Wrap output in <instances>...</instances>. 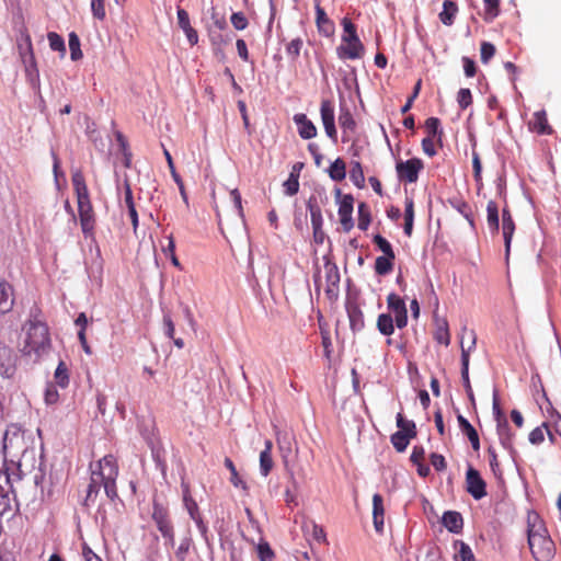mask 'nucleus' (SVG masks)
<instances>
[{
    "mask_svg": "<svg viewBox=\"0 0 561 561\" xmlns=\"http://www.w3.org/2000/svg\"><path fill=\"white\" fill-rule=\"evenodd\" d=\"M118 477V466L113 455L104 456L98 462V470H93L90 483L87 489L85 504L94 502L101 486L104 488L106 495L114 500L117 497L116 479Z\"/></svg>",
    "mask_w": 561,
    "mask_h": 561,
    "instance_id": "1",
    "label": "nucleus"
},
{
    "mask_svg": "<svg viewBox=\"0 0 561 561\" xmlns=\"http://www.w3.org/2000/svg\"><path fill=\"white\" fill-rule=\"evenodd\" d=\"M527 541L536 561H551L556 556V545L543 520L536 514L527 516Z\"/></svg>",
    "mask_w": 561,
    "mask_h": 561,
    "instance_id": "2",
    "label": "nucleus"
},
{
    "mask_svg": "<svg viewBox=\"0 0 561 561\" xmlns=\"http://www.w3.org/2000/svg\"><path fill=\"white\" fill-rule=\"evenodd\" d=\"M24 329L25 339L21 351L24 356H28L34 362H37L50 350L48 327L39 320H30Z\"/></svg>",
    "mask_w": 561,
    "mask_h": 561,
    "instance_id": "3",
    "label": "nucleus"
},
{
    "mask_svg": "<svg viewBox=\"0 0 561 561\" xmlns=\"http://www.w3.org/2000/svg\"><path fill=\"white\" fill-rule=\"evenodd\" d=\"M343 35L341 44L336 47V55L342 60L360 59L365 54V47L360 42L356 25L347 18L342 20Z\"/></svg>",
    "mask_w": 561,
    "mask_h": 561,
    "instance_id": "4",
    "label": "nucleus"
},
{
    "mask_svg": "<svg viewBox=\"0 0 561 561\" xmlns=\"http://www.w3.org/2000/svg\"><path fill=\"white\" fill-rule=\"evenodd\" d=\"M324 268V278L325 282L323 284L320 272L318 271L313 275L314 287L316 290H320L321 287H324V291L329 299H334L339 294V284H340V272L335 263L327 260L323 265Z\"/></svg>",
    "mask_w": 561,
    "mask_h": 561,
    "instance_id": "5",
    "label": "nucleus"
},
{
    "mask_svg": "<svg viewBox=\"0 0 561 561\" xmlns=\"http://www.w3.org/2000/svg\"><path fill=\"white\" fill-rule=\"evenodd\" d=\"M152 519L165 540V545L174 547V527L170 518L169 510L163 504L153 501Z\"/></svg>",
    "mask_w": 561,
    "mask_h": 561,
    "instance_id": "6",
    "label": "nucleus"
},
{
    "mask_svg": "<svg viewBox=\"0 0 561 561\" xmlns=\"http://www.w3.org/2000/svg\"><path fill=\"white\" fill-rule=\"evenodd\" d=\"M78 213L82 233L85 238H93L95 230V214L90 197L78 199Z\"/></svg>",
    "mask_w": 561,
    "mask_h": 561,
    "instance_id": "7",
    "label": "nucleus"
},
{
    "mask_svg": "<svg viewBox=\"0 0 561 561\" xmlns=\"http://www.w3.org/2000/svg\"><path fill=\"white\" fill-rule=\"evenodd\" d=\"M423 168V161L419 158L400 161L396 165L399 180L405 183H415L419 179V173Z\"/></svg>",
    "mask_w": 561,
    "mask_h": 561,
    "instance_id": "8",
    "label": "nucleus"
},
{
    "mask_svg": "<svg viewBox=\"0 0 561 561\" xmlns=\"http://www.w3.org/2000/svg\"><path fill=\"white\" fill-rule=\"evenodd\" d=\"M467 492L476 500H480L486 495V484L479 471L469 467L466 473Z\"/></svg>",
    "mask_w": 561,
    "mask_h": 561,
    "instance_id": "9",
    "label": "nucleus"
},
{
    "mask_svg": "<svg viewBox=\"0 0 561 561\" xmlns=\"http://www.w3.org/2000/svg\"><path fill=\"white\" fill-rule=\"evenodd\" d=\"M321 121L327 136L333 141L337 140V131L334 123V104L331 100H322L320 104Z\"/></svg>",
    "mask_w": 561,
    "mask_h": 561,
    "instance_id": "10",
    "label": "nucleus"
},
{
    "mask_svg": "<svg viewBox=\"0 0 561 561\" xmlns=\"http://www.w3.org/2000/svg\"><path fill=\"white\" fill-rule=\"evenodd\" d=\"M388 309L394 314L396 325L402 329L408 323V310L404 300L397 294L391 293L387 297Z\"/></svg>",
    "mask_w": 561,
    "mask_h": 561,
    "instance_id": "11",
    "label": "nucleus"
},
{
    "mask_svg": "<svg viewBox=\"0 0 561 561\" xmlns=\"http://www.w3.org/2000/svg\"><path fill=\"white\" fill-rule=\"evenodd\" d=\"M16 371V355L14 351L0 342V376L12 378Z\"/></svg>",
    "mask_w": 561,
    "mask_h": 561,
    "instance_id": "12",
    "label": "nucleus"
},
{
    "mask_svg": "<svg viewBox=\"0 0 561 561\" xmlns=\"http://www.w3.org/2000/svg\"><path fill=\"white\" fill-rule=\"evenodd\" d=\"M471 342L468 348L465 347L463 343L461 342V379L463 382V387L466 389L467 394L470 398H473V391L471 388L470 379H469V354L470 351L476 345V334L473 331L470 332Z\"/></svg>",
    "mask_w": 561,
    "mask_h": 561,
    "instance_id": "13",
    "label": "nucleus"
},
{
    "mask_svg": "<svg viewBox=\"0 0 561 561\" xmlns=\"http://www.w3.org/2000/svg\"><path fill=\"white\" fill-rule=\"evenodd\" d=\"M353 204H354L353 196L347 194V195L343 196V198L341 199L340 205H339L337 214H339L340 222L345 232L351 231L354 227V221H353V217H352Z\"/></svg>",
    "mask_w": 561,
    "mask_h": 561,
    "instance_id": "14",
    "label": "nucleus"
},
{
    "mask_svg": "<svg viewBox=\"0 0 561 561\" xmlns=\"http://www.w3.org/2000/svg\"><path fill=\"white\" fill-rule=\"evenodd\" d=\"M294 123L297 125L298 135L305 140L312 139L317 136L318 130L316 125L310 121L306 114L298 113L293 117Z\"/></svg>",
    "mask_w": 561,
    "mask_h": 561,
    "instance_id": "15",
    "label": "nucleus"
},
{
    "mask_svg": "<svg viewBox=\"0 0 561 561\" xmlns=\"http://www.w3.org/2000/svg\"><path fill=\"white\" fill-rule=\"evenodd\" d=\"M18 46L23 62L32 67L35 66L32 39L25 27L21 31V39Z\"/></svg>",
    "mask_w": 561,
    "mask_h": 561,
    "instance_id": "16",
    "label": "nucleus"
},
{
    "mask_svg": "<svg viewBox=\"0 0 561 561\" xmlns=\"http://www.w3.org/2000/svg\"><path fill=\"white\" fill-rule=\"evenodd\" d=\"M373 522L375 530L381 534L385 525V506L383 499L378 493L373 495Z\"/></svg>",
    "mask_w": 561,
    "mask_h": 561,
    "instance_id": "17",
    "label": "nucleus"
},
{
    "mask_svg": "<svg viewBox=\"0 0 561 561\" xmlns=\"http://www.w3.org/2000/svg\"><path fill=\"white\" fill-rule=\"evenodd\" d=\"M178 24L185 33L190 44L192 46L196 45L198 42V34L196 30L191 25L187 11L181 8L178 9Z\"/></svg>",
    "mask_w": 561,
    "mask_h": 561,
    "instance_id": "18",
    "label": "nucleus"
},
{
    "mask_svg": "<svg viewBox=\"0 0 561 561\" xmlns=\"http://www.w3.org/2000/svg\"><path fill=\"white\" fill-rule=\"evenodd\" d=\"M496 433L501 445L508 451H513L515 433L511 430L507 420L496 423Z\"/></svg>",
    "mask_w": 561,
    "mask_h": 561,
    "instance_id": "19",
    "label": "nucleus"
},
{
    "mask_svg": "<svg viewBox=\"0 0 561 561\" xmlns=\"http://www.w3.org/2000/svg\"><path fill=\"white\" fill-rule=\"evenodd\" d=\"M14 305V294L12 286L0 280V316L10 312Z\"/></svg>",
    "mask_w": 561,
    "mask_h": 561,
    "instance_id": "20",
    "label": "nucleus"
},
{
    "mask_svg": "<svg viewBox=\"0 0 561 561\" xmlns=\"http://www.w3.org/2000/svg\"><path fill=\"white\" fill-rule=\"evenodd\" d=\"M273 443L271 439L264 442V449L260 453V472L263 477H267L274 467L272 457Z\"/></svg>",
    "mask_w": 561,
    "mask_h": 561,
    "instance_id": "21",
    "label": "nucleus"
},
{
    "mask_svg": "<svg viewBox=\"0 0 561 561\" xmlns=\"http://www.w3.org/2000/svg\"><path fill=\"white\" fill-rule=\"evenodd\" d=\"M457 421L460 427V431L463 435L468 437L470 440L471 447L473 450L478 451L480 449V439L477 430L470 424V422L461 414L457 416Z\"/></svg>",
    "mask_w": 561,
    "mask_h": 561,
    "instance_id": "22",
    "label": "nucleus"
},
{
    "mask_svg": "<svg viewBox=\"0 0 561 561\" xmlns=\"http://www.w3.org/2000/svg\"><path fill=\"white\" fill-rule=\"evenodd\" d=\"M443 525L454 534H460L463 528V518L459 512L448 511L442 517Z\"/></svg>",
    "mask_w": 561,
    "mask_h": 561,
    "instance_id": "23",
    "label": "nucleus"
},
{
    "mask_svg": "<svg viewBox=\"0 0 561 561\" xmlns=\"http://www.w3.org/2000/svg\"><path fill=\"white\" fill-rule=\"evenodd\" d=\"M530 130L539 135H549L552 129L548 123L547 114L545 111H538L534 113L531 121L529 122Z\"/></svg>",
    "mask_w": 561,
    "mask_h": 561,
    "instance_id": "24",
    "label": "nucleus"
},
{
    "mask_svg": "<svg viewBox=\"0 0 561 561\" xmlns=\"http://www.w3.org/2000/svg\"><path fill=\"white\" fill-rule=\"evenodd\" d=\"M316 22L318 30L324 36H331L334 33V23L329 19L324 9L319 4L316 5Z\"/></svg>",
    "mask_w": 561,
    "mask_h": 561,
    "instance_id": "25",
    "label": "nucleus"
},
{
    "mask_svg": "<svg viewBox=\"0 0 561 561\" xmlns=\"http://www.w3.org/2000/svg\"><path fill=\"white\" fill-rule=\"evenodd\" d=\"M346 311L350 320V327L352 331L357 332L362 331L365 327L364 313L358 305L348 304L346 306Z\"/></svg>",
    "mask_w": 561,
    "mask_h": 561,
    "instance_id": "26",
    "label": "nucleus"
},
{
    "mask_svg": "<svg viewBox=\"0 0 561 561\" xmlns=\"http://www.w3.org/2000/svg\"><path fill=\"white\" fill-rule=\"evenodd\" d=\"M181 488H182L184 507L186 508L190 517L192 519H194V518L201 516L202 514L199 512L198 505L191 494L190 484L182 481Z\"/></svg>",
    "mask_w": 561,
    "mask_h": 561,
    "instance_id": "27",
    "label": "nucleus"
},
{
    "mask_svg": "<svg viewBox=\"0 0 561 561\" xmlns=\"http://www.w3.org/2000/svg\"><path fill=\"white\" fill-rule=\"evenodd\" d=\"M458 4L453 0H445L443 2V10L438 14L439 21L446 25L451 26L455 22L456 15L458 14Z\"/></svg>",
    "mask_w": 561,
    "mask_h": 561,
    "instance_id": "28",
    "label": "nucleus"
},
{
    "mask_svg": "<svg viewBox=\"0 0 561 561\" xmlns=\"http://www.w3.org/2000/svg\"><path fill=\"white\" fill-rule=\"evenodd\" d=\"M276 443L282 455L284 462H287V457L293 451V445L295 443V437L288 433H277Z\"/></svg>",
    "mask_w": 561,
    "mask_h": 561,
    "instance_id": "29",
    "label": "nucleus"
},
{
    "mask_svg": "<svg viewBox=\"0 0 561 561\" xmlns=\"http://www.w3.org/2000/svg\"><path fill=\"white\" fill-rule=\"evenodd\" d=\"M454 561H476L472 549L462 540L454 541Z\"/></svg>",
    "mask_w": 561,
    "mask_h": 561,
    "instance_id": "30",
    "label": "nucleus"
},
{
    "mask_svg": "<svg viewBox=\"0 0 561 561\" xmlns=\"http://www.w3.org/2000/svg\"><path fill=\"white\" fill-rule=\"evenodd\" d=\"M307 208L310 213V220H311V226L313 228L314 241H318V231L322 227V222H323L321 209L311 199L308 202Z\"/></svg>",
    "mask_w": 561,
    "mask_h": 561,
    "instance_id": "31",
    "label": "nucleus"
},
{
    "mask_svg": "<svg viewBox=\"0 0 561 561\" xmlns=\"http://www.w3.org/2000/svg\"><path fill=\"white\" fill-rule=\"evenodd\" d=\"M71 181H72V185H73V188H75V192L77 195V201L78 199H87L88 197H90L89 190H88L84 176L81 171L73 172Z\"/></svg>",
    "mask_w": 561,
    "mask_h": 561,
    "instance_id": "32",
    "label": "nucleus"
},
{
    "mask_svg": "<svg viewBox=\"0 0 561 561\" xmlns=\"http://www.w3.org/2000/svg\"><path fill=\"white\" fill-rule=\"evenodd\" d=\"M394 260L396 257H390L388 255L377 256L374 265L375 273L379 276L388 275L393 270Z\"/></svg>",
    "mask_w": 561,
    "mask_h": 561,
    "instance_id": "33",
    "label": "nucleus"
},
{
    "mask_svg": "<svg viewBox=\"0 0 561 561\" xmlns=\"http://www.w3.org/2000/svg\"><path fill=\"white\" fill-rule=\"evenodd\" d=\"M435 340L445 346L450 344V333L446 319H436Z\"/></svg>",
    "mask_w": 561,
    "mask_h": 561,
    "instance_id": "34",
    "label": "nucleus"
},
{
    "mask_svg": "<svg viewBox=\"0 0 561 561\" xmlns=\"http://www.w3.org/2000/svg\"><path fill=\"white\" fill-rule=\"evenodd\" d=\"M486 221L492 232H497L500 229L499 220V206L494 201H489L486 205Z\"/></svg>",
    "mask_w": 561,
    "mask_h": 561,
    "instance_id": "35",
    "label": "nucleus"
},
{
    "mask_svg": "<svg viewBox=\"0 0 561 561\" xmlns=\"http://www.w3.org/2000/svg\"><path fill=\"white\" fill-rule=\"evenodd\" d=\"M339 124L344 131L354 133L356 129V122L346 106H341L339 114Z\"/></svg>",
    "mask_w": 561,
    "mask_h": 561,
    "instance_id": "36",
    "label": "nucleus"
},
{
    "mask_svg": "<svg viewBox=\"0 0 561 561\" xmlns=\"http://www.w3.org/2000/svg\"><path fill=\"white\" fill-rule=\"evenodd\" d=\"M404 233L410 237L413 230L414 220V202L411 197H407L404 201Z\"/></svg>",
    "mask_w": 561,
    "mask_h": 561,
    "instance_id": "37",
    "label": "nucleus"
},
{
    "mask_svg": "<svg viewBox=\"0 0 561 561\" xmlns=\"http://www.w3.org/2000/svg\"><path fill=\"white\" fill-rule=\"evenodd\" d=\"M415 436L416 435L405 434L404 432L398 431L391 435L390 440L398 453H403L407 449L410 439L414 438Z\"/></svg>",
    "mask_w": 561,
    "mask_h": 561,
    "instance_id": "38",
    "label": "nucleus"
},
{
    "mask_svg": "<svg viewBox=\"0 0 561 561\" xmlns=\"http://www.w3.org/2000/svg\"><path fill=\"white\" fill-rule=\"evenodd\" d=\"M329 175L335 182H341L346 176V164L343 159L337 158L329 167Z\"/></svg>",
    "mask_w": 561,
    "mask_h": 561,
    "instance_id": "39",
    "label": "nucleus"
},
{
    "mask_svg": "<svg viewBox=\"0 0 561 561\" xmlns=\"http://www.w3.org/2000/svg\"><path fill=\"white\" fill-rule=\"evenodd\" d=\"M515 231V222L514 221H504L502 222V233L505 245V259L506 261L510 257L511 253V243Z\"/></svg>",
    "mask_w": 561,
    "mask_h": 561,
    "instance_id": "40",
    "label": "nucleus"
},
{
    "mask_svg": "<svg viewBox=\"0 0 561 561\" xmlns=\"http://www.w3.org/2000/svg\"><path fill=\"white\" fill-rule=\"evenodd\" d=\"M378 331L386 336H389L394 331L393 319L389 313H381L377 319Z\"/></svg>",
    "mask_w": 561,
    "mask_h": 561,
    "instance_id": "41",
    "label": "nucleus"
},
{
    "mask_svg": "<svg viewBox=\"0 0 561 561\" xmlns=\"http://www.w3.org/2000/svg\"><path fill=\"white\" fill-rule=\"evenodd\" d=\"M371 222V214L367 204L360 203L358 205V229L366 231Z\"/></svg>",
    "mask_w": 561,
    "mask_h": 561,
    "instance_id": "42",
    "label": "nucleus"
},
{
    "mask_svg": "<svg viewBox=\"0 0 561 561\" xmlns=\"http://www.w3.org/2000/svg\"><path fill=\"white\" fill-rule=\"evenodd\" d=\"M54 378H55V381L56 383L61 387V388H67L68 385H69V373H68V367L66 365L65 362H59L56 370H55V374H54Z\"/></svg>",
    "mask_w": 561,
    "mask_h": 561,
    "instance_id": "43",
    "label": "nucleus"
},
{
    "mask_svg": "<svg viewBox=\"0 0 561 561\" xmlns=\"http://www.w3.org/2000/svg\"><path fill=\"white\" fill-rule=\"evenodd\" d=\"M500 1L501 0H483L484 3V15L485 22H492L500 13Z\"/></svg>",
    "mask_w": 561,
    "mask_h": 561,
    "instance_id": "44",
    "label": "nucleus"
},
{
    "mask_svg": "<svg viewBox=\"0 0 561 561\" xmlns=\"http://www.w3.org/2000/svg\"><path fill=\"white\" fill-rule=\"evenodd\" d=\"M224 463H225V467L231 473L230 482L232 483V485L236 486V488H241V489L245 490L247 489V484L240 478L233 461L230 458L226 457Z\"/></svg>",
    "mask_w": 561,
    "mask_h": 561,
    "instance_id": "45",
    "label": "nucleus"
},
{
    "mask_svg": "<svg viewBox=\"0 0 561 561\" xmlns=\"http://www.w3.org/2000/svg\"><path fill=\"white\" fill-rule=\"evenodd\" d=\"M350 179L357 187L362 188L365 185V175L362 164L358 161L352 163L350 171Z\"/></svg>",
    "mask_w": 561,
    "mask_h": 561,
    "instance_id": "46",
    "label": "nucleus"
},
{
    "mask_svg": "<svg viewBox=\"0 0 561 561\" xmlns=\"http://www.w3.org/2000/svg\"><path fill=\"white\" fill-rule=\"evenodd\" d=\"M373 242L378 247V249L383 253V255L396 257L391 243L381 234H375L373 238Z\"/></svg>",
    "mask_w": 561,
    "mask_h": 561,
    "instance_id": "47",
    "label": "nucleus"
},
{
    "mask_svg": "<svg viewBox=\"0 0 561 561\" xmlns=\"http://www.w3.org/2000/svg\"><path fill=\"white\" fill-rule=\"evenodd\" d=\"M284 188L288 196L297 194L299 190V174L290 172L288 179L284 182Z\"/></svg>",
    "mask_w": 561,
    "mask_h": 561,
    "instance_id": "48",
    "label": "nucleus"
},
{
    "mask_svg": "<svg viewBox=\"0 0 561 561\" xmlns=\"http://www.w3.org/2000/svg\"><path fill=\"white\" fill-rule=\"evenodd\" d=\"M47 38H48L49 47L51 50L59 51V53H61V55H65V53H66L65 41L59 34H57L55 32H49L47 35Z\"/></svg>",
    "mask_w": 561,
    "mask_h": 561,
    "instance_id": "49",
    "label": "nucleus"
},
{
    "mask_svg": "<svg viewBox=\"0 0 561 561\" xmlns=\"http://www.w3.org/2000/svg\"><path fill=\"white\" fill-rule=\"evenodd\" d=\"M548 430V423L543 422L540 426L535 427L528 436L530 444L539 445L545 440V432Z\"/></svg>",
    "mask_w": 561,
    "mask_h": 561,
    "instance_id": "50",
    "label": "nucleus"
},
{
    "mask_svg": "<svg viewBox=\"0 0 561 561\" xmlns=\"http://www.w3.org/2000/svg\"><path fill=\"white\" fill-rule=\"evenodd\" d=\"M256 549L260 561H274L275 553L267 541L262 540Z\"/></svg>",
    "mask_w": 561,
    "mask_h": 561,
    "instance_id": "51",
    "label": "nucleus"
},
{
    "mask_svg": "<svg viewBox=\"0 0 561 561\" xmlns=\"http://www.w3.org/2000/svg\"><path fill=\"white\" fill-rule=\"evenodd\" d=\"M397 426L399 427V432L416 435L415 423L413 421L405 420L401 413H398L397 415Z\"/></svg>",
    "mask_w": 561,
    "mask_h": 561,
    "instance_id": "52",
    "label": "nucleus"
},
{
    "mask_svg": "<svg viewBox=\"0 0 561 561\" xmlns=\"http://www.w3.org/2000/svg\"><path fill=\"white\" fill-rule=\"evenodd\" d=\"M69 48L72 60H79L82 58V51L80 48V39L76 33L69 35Z\"/></svg>",
    "mask_w": 561,
    "mask_h": 561,
    "instance_id": "53",
    "label": "nucleus"
},
{
    "mask_svg": "<svg viewBox=\"0 0 561 561\" xmlns=\"http://www.w3.org/2000/svg\"><path fill=\"white\" fill-rule=\"evenodd\" d=\"M457 102L461 110H466L472 104V94L470 89L461 88L457 93Z\"/></svg>",
    "mask_w": 561,
    "mask_h": 561,
    "instance_id": "54",
    "label": "nucleus"
},
{
    "mask_svg": "<svg viewBox=\"0 0 561 561\" xmlns=\"http://www.w3.org/2000/svg\"><path fill=\"white\" fill-rule=\"evenodd\" d=\"M230 22L238 31L245 30L249 25V21L243 12H233L230 16Z\"/></svg>",
    "mask_w": 561,
    "mask_h": 561,
    "instance_id": "55",
    "label": "nucleus"
},
{
    "mask_svg": "<svg viewBox=\"0 0 561 561\" xmlns=\"http://www.w3.org/2000/svg\"><path fill=\"white\" fill-rule=\"evenodd\" d=\"M495 46L489 42H482L480 48V57L483 64H488L490 59L495 55Z\"/></svg>",
    "mask_w": 561,
    "mask_h": 561,
    "instance_id": "56",
    "label": "nucleus"
},
{
    "mask_svg": "<svg viewBox=\"0 0 561 561\" xmlns=\"http://www.w3.org/2000/svg\"><path fill=\"white\" fill-rule=\"evenodd\" d=\"M472 168H473V178L478 185H482V164L480 156L477 151H472Z\"/></svg>",
    "mask_w": 561,
    "mask_h": 561,
    "instance_id": "57",
    "label": "nucleus"
},
{
    "mask_svg": "<svg viewBox=\"0 0 561 561\" xmlns=\"http://www.w3.org/2000/svg\"><path fill=\"white\" fill-rule=\"evenodd\" d=\"M302 44L304 43L301 38L291 39L286 46L287 55L293 59H297L300 55Z\"/></svg>",
    "mask_w": 561,
    "mask_h": 561,
    "instance_id": "58",
    "label": "nucleus"
},
{
    "mask_svg": "<svg viewBox=\"0 0 561 561\" xmlns=\"http://www.w3.org/2000/svg\"><path fill=\"white\" fill-rule=\"evenodd\" d=\"M105 0H91V11L95 19L103 21L106 16Z\"/></svg>",
    "mask_w": 561,
    "mask_h": 561,
    "instance_id": "59",
    "label": "nucleus"
},
{
    "mask_svg": "<svg viewBox=\"0 0 561 561\" xmlns=\"http://www.w3.org/2000/svg\"><path fill=\"white\" fill-rule=\"evenodd\" d=\"M192 545V539L190 537H185L181 540L176 551L175 557L179 561H184L186 558V554L190 551Z\"/></svg>",
    "mask_w": 561,
    "mask_h": 561,
    "instance_id": "60",
    "label": "nucleus"
},
{
    "mask_svg": "<svg viewBox=\"0 0 561 561\" xmlns=\"http://www.w3.org/2000/svg\"><path fill=\"white\" fill-rule=\"evenodd\" d=\"M440 121L437 117H428L425 121V129L428 134L427 137H435L438 133L442 134L439 130Z\"/></svg>",
    "mask_w": 561,
    "mask_h": 561,
    "instance_id": "61",
    "label": "nucleus"
},
{
    "mask_svg": "<svg viewBox=\"0 0 561 561\" xmlns=\"http://www.w3.org/2000/svg\"><path fill=\"white\" fill-rule=\"evenodd\" d=\"M45 402L47 404H55L59 399V393L56 389V386L53 383H49L45 390Z\"/></svg>",
    "mask_w": 561,
    "mask_h": 561,
    "instance_id": "62",
    "label": "nucleus"
},
{
    "mask_svg": "<svg viewBox=\"0 0 561 561\" xmlns=\"http://www.w3.org/2000/svg\"><path fill=\"white\" fill-rule=\"evenodd\" d=\"M462 65H463V71L465 75L468 78H472L477 73V65L473 59L469 57H462Z\"/></svg>",
    "mask_w": 561,
    "mask_h": 561,
    "instance_id": "63",
    "label": "nucleus"
},
{
    "mask_svg": "<svg viewBox=\"0 0 561 561\" xmlns=\"http://www.w3.org/2000/svg\"><path fill=\"white\" fill-rule=\"evenodd\" d=\"M431 463L436 471H443L446 469V460L443 455L432 454L431 455Z\"/></svg>",
    "mask_w": 561,
    "mask_h": 561,
    "instance_id": "64",
    "label": "nucleus"
}]
</instances>
